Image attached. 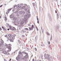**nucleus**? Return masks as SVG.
Segmentation results:
<instances>
[{
	"label": "nucleus",
	"mask_w": 61,
	"mask_h": 61,
	"mask_svg": "<svg viewBox=\"0 0 61 61\" xmlns=\"http://www.w3.org/2000/svg\"><path fill=\"white\" fill-rule=\"evenodd\" d=\"M17 30H18V28H17Z\"/></svg>",
	"instance_id": "63"
},
{
	"label": "nucleus",
	"mask_w": 61,
	"mask_h": 61,
	"mask_svg": "<svg viewBox=\"0 0 61 61\" xmlns=\"http://www.w3.org/2000/svg\"><path fill=\"white\" fill-rule=\"evenodd\" d=\"M6 20H7V18H6V17H5V21H6Z\"/></svg>",
	"instance_id": "31"
},
{
	"label": "nucleus",
	"mask_w": 61,
	"mask_h": 61,
	"mask_svg": "<svg viewBox=\"0 0 61 61\" xmlns=\"http://www.w3.org/2000/svg\"><path fill=\"white\" fill-rule=\"evenodd\" d=\"M41 10H42V7H41Z\"/></svg>",
	"instance_id": "59"
},
{
	"label": "nucleus",
	"mask_w": 61,
	"mask_h": 61,
	"mask_svg": "<svg viewBox=\"0 0 61 61\" xmlns=\"http://www.w3.org/2000/svg\"><path fill=\"white\" fill-rule=\"evenodd\" d=\"M3 6V5H2L0 6V7H1Z\"/></svg>",
	"instance_id": "49"
},
{
	"label": "nucleus",
	"mask_w": 61,
	"mask_h": 61,
	"mask_svg": "<svg viewBox=\"0 0 61 61\" xmlns=\"http://www.w3.org/2000/svg\"><path fill=\"white\" fill-rule=\"evenodd\" d=\"M22 12H23V14H25V12L24 11H22Z\"/></svg>",
	"instance_id": "42"
},
{
	"label": "nucleus",
	"mask_w": 61,
	"mask_h": 61,
	"mask_svg": "<svg viewBox=\"0 0 61 61\" xmlns=\"http://www.w3.org/2000/svg\"><path fill=\"white\" fill-rule=\"evenodd\" d=\"M19 13L21 15L23 13V11H20L19 12Z\"/></svg>",
	"instance_id": "12"
},
{
	"label": "nucleus",
	"mask_w": 61,
	"mask_h": 61,
	"mask_svg": "<svg viewBox=\"0 0 61 61\" xmlns=\"http://www.w3.org/2000/svg\"><path fill=\"white\" fill-rule=\"evenodd\" d=\"M37 21H39V20H38V17L37 16Z\"/></svg>",
	"instance_id": "34"
},
{
	"label": "nucleus",
	"mask_w": 61,
	"mask_h": 61,
	"mask_svg": "<svg viewBox=\"0 0 61 61\" xmlns=\"http://www.w3.org/2000/svg\"><path fill=\"white\" fill-rule=\"evenodd\" d=\"M34 25H32L31 27H29V28L30 30L29 31H30V30H33V28H34Z\"/></svg>",
	"instance_id": "5"
},
{
	"label": "nucleus",
	"mask_w": 61,
	"mask_h": 61,
	"mask_svg": "<svg viewBox=\"0 0 61 61\" xmlns=\"http://www.w3.org/2000/svg\"><path fill=\"white\" fill-rule=\"evenodd\" d=\"M32 4L34 6H36V4L35 5V4L34 3H33Z\"/></svg>",
	"instance_id": "11"
},
{
	"label": "nucleus",
	"mask_w": 61,
	"mask_h": 61,
	"mask_svg": "<svg viewBox=\"0 0 61 61\" xmlns=\"http://www.w3.org/2000/svg\"><path fill=\"white\" fill-rule=\"evenodd\" d=\"M13 40V37L12 36H11L10 37H9L8 38V40H7V41H8L9 40L10 42H12Z\"/></svg>",
	"instance_id": "2"
},
{
	"label": "nucleus",
	"mask_w": 61,
	"mask_h": 61,
	"mask_svg": "<svg viewBox=\"0 0 61 61\" xmlns=\"http://www.w3.org/2000/svg\"><path fill=\"white\" fill-rule=\"evenodd\" d=\"M2 28L3 29H4L5 28H4V27H2Z\"/></svg>",
	"instance_id": "44"
},
{
	"label": "nucleus",
	"mask_w": 61,
	"mask_h": 61,
	"mask_svg": "<svg viewBox=\"0 0 61 61\" xmlns=\"http://www.w3.org/2000/svg\"><path fill=\"white\" fill-rule=\"evenodd\" d=\"M11 10V9H9L8 10V11H10Z\"/></svg>",
	"instance_id": "37"
},
{
	"label": "nucleus",
	"mask_w": 61,
	"mask_h": 61,
	"mask_svg": "<svg viewBox=\"0 0 61 61\" xmlns=\"http://www.w3.org/2000/svg\"><path fill=\"white\" fill-rule=\"evenodd\" d=\"M25 23H27V20H26V19L25 20Z\"/></svg>",
	"instance_id": "25"
},
{
	"label": "nucleus",
	"mask_w": 61,
	"mask_h": 61,
	"mask_svg": "<svg viewBox=\"0 0 61 61\" xmlns=\"http://www.w3.org/2000/svg\"><path fill=\"white\" fill-rule=\"evenodd\" d=\"M24 17L25 19H26V15H25L24 16Z\"/></svg>",
	"instance_id": "22"
},
{
	"label": "nucleus",
	"mask_w": 61,
	"mask_h": 61,
	"mask_svg": "<svg viewBox=\"0 0 61 61\" xmlns=\"http://www.w3.org/2000/svg\"><path fill=\"white\" fill-rule=\"evenodd\" d=\"M55 12H56V13H57V11H56V10H55Z\"/></svg>",
	"instance_id": "55"
},
{
	"label": "nucleus",
	"mask_w": 61,
	"mask_h": 61,
	"mask_svg": "<svg viewBox=\"0 0 61 61\" xmlns=\"http://www.w3.org/2000/svg\"><path fill=\"white\" fill-rule=\"evenodd\" d=\"M7 30H8V31H9V29H7Z\"/></svg>",
	"instance_id": "57"
},
{
	"label": "nucleus",
	"mask_w": 61,
	"mask_h": 61,
	"mask_svg": "<svg viewBox=\"0 0 61 61\" xmlns=\"http://www.w3.org/2000/svg\"><path fill=\"white\" fill-rule=\"evenodd\" d=\"M23 5H24V4H21L20 5V7L22 6H23Z\"/></svg>",
	"instance_id": "23"
},
{
	"label": "nucleus",
	"mask_w": 61,
	"mask_h": 61,
	"mask_svg": "<svg viewBox=\"0 0 61 61\" xmlns=\"http://www.w3.org/2000/svg\"><path fill=\"white\" fill-rule=\"evenodd\" d=\"M16 6V5H14V8H15V7Z\"/></svg>",
	"instance_id": "46"
},
{
	"label": "nucleus",
	"mask_w": 61,
	"mask_h": 61,
	"mask_svg": "<svg viewBox=\"0 0 61 61\" xmlns=\"http://www.w3.org/2000/svg\"><path fill=\"white\" fill-rule=\"evenodd\" d=\"M2 30V29H1V27H0V30L1 31Z\"/></svg>",
	"instance_id": "52"
},
{
	"label": "nucleus",
	"mask_w": 61,
	"mask_h": 61,
	"mask_svg": "<svg viewBox=\"0 0 61 61\" xmlns=\"http://www.w3.org/2000/svg\"><path fill=\"white\" fill-rule=\"evenodd\" d=\"M16 15H17V16H19V14H17Z\"/></svg>",
	"instance_id": "33"
},
{
	"label": "nucleus",
	"mask_w": 61,
	"mask_h": 61,
	"mask_svg": "<svg viewBox=\"0 0 61 61\" xmlns=\"http://www.w3.org/2000/svg\"><path fill=\"white\" fill-rule=\"evenodd\" d=\"M24 29V30H28V29L27 28H25Z\"/></svg>",
	"instance_id": "19"
},
{
	"label": "nucleus",
	"mask_w": 61,
	"mask_h": 61,
	"mask_svg": "<svg viewBox=\"0 0 61 61\" xmlns=\"http://www.w3.org/2000/svg\"><path fill=\"white\" fill-rule=\"evenodd\" d=\"M23 53H24V52L23 51V52H19V53H20V55H22Z\"/></svg>",
	"instance_id": "14"
},
{
	"label": "nucleus",
	"mask_w": 61,
	"mask_h": 61,
	"mask_svg": "<svg viewBox=\"0 0 61 61\" xmlns=\"http://www.w3.org/2000/svg\"><path fill=\"white\" fill-rule=\"evenodd\" d=\"M24 21H22L20 22V24L21 25H22V24H24Z\"/></svg>",
	"instance_id": "13"
},
{
	"label": "nucleus",
	"mask_w": 61,
	"mask_h": 61,
	"mask_svg": "<svg viewBox=\"0 0 61 61\" xmlns=\"http://www.w3.org/2000/svg\"><path fill=\"white\" fill-rule=\"evenodd\" d=\"M24 5L25 6H25H27V4H24Z\"/></svg>",
	"instance_id": "30"
},
{
	"label": "nucleus",
	"mask_w": 61,
	"mask_h": 61,
	"mask_svg": "<svg viewBox=\"0 0 61 61\" xmlns=\"http://www.w3.org/2000/svg\"><path fill=\"white\" fill-rule=\"evenodd\" d=\"M24 53L25 54L26 56H28V53H27L26 52H24Z\"/></svg>",
	"instance_id": "24"
},
{
	"label": "nucleus",
	"mask_w": 61,
	"mask_h": 61,
	"mask_svg": "<svg viewBox=\"0 0 61 61\" xmlns=\"http://www.w3.org/2000/svg\"><path fill=\"white\" fill-rule=\"evenodd\" d=\"M12 34H9L8 35V36L9 37H10L11 36H12Z\"/></svg>",
	"instance_id": "20"
},
{
	"label": "nucleus",
	"mask_w": 61,
	"mask_h": 61,
	"mask_svg": "<svg viewBox=\"0 0 61 61\" xmlns=\"http://www.w3.org/2000/svg\"><path fill=\"white\" fill-rule=\"evenodd\" d=\"M4 61H6V59H4Z\"/></svg>",
	"instance_id": "51"
},
{
	"label": "nucleus",
	"mask_w": 61,
	"mask_h": 61,
	"mask_svg": "<svg viewBox=\"0 0 61 61\" xmlns=\"http://www.w3.org/2000/svg\"><path fill=\"white\" fill-rule=\"evenodd\" d=\"M17 11H19V8H17Z\"/></svg>",
	"instance_id": "35"
},
{
	"label": "nucleus",
	"mask_w": 61,
	"mask_h": 61,
	"mask_svg": "<svg viewBox=\"0 0 61 61\" xmlns=\"http://www.w3.org/2000/svg\"><path fill=\"white\" fill-rule=\"evenodd\" d=\"M47 56H50V55H49L48 54H47Z\"/></svg>",
	"instance_id": "36"
},
{
	"label": "nucleus",
	"mask_w": 61,
	"mask_h": 61,
	"mask_svg": "<svg viewBox=\"0 0 61 61\" xmlns=\"http://www.w3.org/2000/svg\"><path fill=\"white\" fill-rule=\"evenodd\" d=\"M3 30L4 32H6V30H7L5 28L3 29Z\"/></svg>",
	"instance_id": "16"
},
{
	"label": "nucleus",
	"mask_w": 61,
	"mask_h": 61,
	"mask_svg": "<svg viewBox=\"0 0 61 61\" xmlns=\"http://www.w3.org/2000/svg\"><path fill=\"white\" fill-rule=\"evenodd\" d=\"M8 13H9V11H7L6 13V14H8Z\"/></svg>",
	"instance_id": "38"
},
{
	"label": "nucleus",
	"mask_w": 61,
	"mask_h": 61,
	"mask_svg": "<svg viewBox=\"0 0 61 61\" xmlns=\"http://www.w3.org/2000/svg\"><path fill=\"white\" fill-rule=\"evenodd\" d=\"M24 61H27L26 60H25Z\"/></svg>",
	"instance_id": "64"
},
{
	"label": "nucleus",
	"mask_w": 61,
	"mask_h": 61,
	"mask_svg": "<svg viewBox=\"0 0 61 61\" xmlns=\"http://www.w3.org/2000/svg\"><path fill=\"white\" fill-rule=\"evenodd\" d=\"M37 23L38 24H39V20H38L37 21Z\"/></svg>",
	"instance_id": "50"
},
{
	"label": "nucleus",
	"mask_w": 61,
	"mask_h": 61,
	"mask_svg": "<svg viewBox=\"0 0 61 61\" xmlns=\"http://www.w3.org/2000/svg\"><path fill=\"white\" fill-rule=\"evenodd\" d=\"M36 29H37V31H38V30L37 29H38L37 28V27H36Z\"/></svg>",
	"instance_id": "54"
},
{
	"label": "nucleus",
	"mask_w": 61,
	"mask_h": 61,
	"mask_svg": "<svg viewBox=\"0 0 61 61\" xmlns=\"http://www.w3.org/2000/svg\"><path fill=\"white\" fill-rule=\"evenodd\" d=\"M24 57L25 58H26V59L27 58L28 59L29 58L28 57V55H25V56Z\"/></svg>",
	"instance_id": "8"
},
{
	"label": "nucleus",
	"mask_w": 61,
	"mask_h": 61,
	"mask_svg": "<svg viewBox=\"0 0 61 61\" xmlns=\"http://www.w3.org/2000/svg\"><path fill=\"white\" fill-rule=\"evenodd\" d=\"M3 44H4V41L2 40H1V41L0 43V47H3Z\"/></svg>",
	"instance_id": "4"
},
{
	"label": "nucleus",
	"mask_w": 61,
	"mask_h": 61,
	"mask_svg": "<svg viewBox=\"0 0 61 61\" xmlns=\"http://www.w3.org/2000/svg\"><path fill=\"white\" fill-rule=\"evenodd\" d=\"M26 8L25 9V10H26V11H27V10H28V9H27V8H25V6H23L22 7V9H23V8Z\"/></svg>",
	"instance_id": "9"
},
{
	"label": "nucleus",
	"mask_w": 61,
	"mask_h": 61,
	"mask_svg": "<svg viewBox=\"0 0 61 61\" xmlns=\"http://www.w3.org/2000/svg\"><path fill=\"white\" fill-rule=\"evenodd\" d=\"M16 60H18V58H17V57H16Z\"/></svg>",
	"instance_id": "45"
},
{
	"label": "nucleus",
	"mask_w": 61,
	"mask_h": 61,
	"mask_svg": "<svg viewBox=\"0 0 61 61\" xmlns=\"http://www.w3.org/2000/svg\"><path fill=\"white\" fill-rule=\"evenodd\" d=\"M35 50L36 51V50H37V49H35Z\"/></svg>",
	"instance_id": "62"
},
{
	"label": "nucleus",
	"mask_w": 61,
	"mask_h": 61,
	"mask_svg": "<svg viewBox=\"0 0 61 61\" xmlns=\"http://www.w3.org/2000/svg\"><path fill=\"white\" fill-rule=\"evenodd\" d=\"M16 19L17 20H19V18L18 17Z\"/></svg>",
	"instance_id": "41"
},
{
	"label": "nucleus",
	"mask_w": 61,
	"mask_h": 61,
	"mask_svg": "<svg viewBox=\"0 0 61 61\" xmlns=\"http://www.w3.org/2000/svg\"><path fill=\"white\" fill-rule=\"evenodd\" d=\"M18 42L19 43H20V41H18Z\"/></svg>",
	"instance_id": "47"
},
{
	"label": "nucleus",
	"mask_w": 61,
	"mask_h": 61,
	"mask_svg": "<svg viewBox=\"0 0 61 61\" xmlns=\"http://www.w3.org/2000/svg\"><path fill=\"white\" fill-rule=\"evenodd\" d=\"M6 55H10V54L8 53H6Z\"/></svg>",
	"instance_id": "27"
},
{
	"label": "nucleus",
	"mask_w": 61,
	"mask_h": 61,
	"mask_svg": "<svg viewBox=\"0 0 61 61\" xmlns=\"http://www.w3.org/2000/svg\"><path fill=\"white\" fill-rule=\"evenodd\" d=\"M48 43L49 44H50V41H49L48 42Z\"/></svg>",
	"instance_id": "48"
},
{
	"label": "nucleus",
	"mask_w": 61,
	"mask_h": 61,
	"mask_svg": "<svg viewBox=\"0 0 61 61\" xmlns=\"http://www.w3.org/2000/svg\"><path fill=\"white\" fill-rule=\"evenodd\" d=\"M2 53H3V54H6V52L5 51H3L2 52Z\"/></svg>",
	"instance_id": "10"
},
{
	"label": "nucleus",
	"mask_w": 61,
	"mask_h": 61,
	"mask_svg": "<svg viewBox=\"0 0 61 61\" xmlns=\"http://www.w3.org/2000/svg\"><path fill=\"white\" fill-rule=\"evenodd\" d=\"M23 36H24V35H22V37H23Z\"/></svg>",
	"instance_id": "58"
},
{
	"label": "nucleus",
	"mask_w": 61,
	"mask_h": 61,
	"mask_svg": "<svg viewBox=\"0 0 61 61\" xmlns=\"http://www.w3.org/2000/svg\"><path fill=\"white\" fill-rule=\"evenodd\" d=\"M5 46H6V47H7V48H8V45L6 44H5Z\"/></svg>",
	"instance_id": "15"
},
{
	"label": "nucleus",
	"mask_w": 61,
	"mask_h": 61,
	"mask_svg": "<svg viewBox=\"0 0 61 61\" xmlns=\"http://www.w3.org/2000/svg\"><path fill=\"white\" fill-rule=\"evenodd\" d=\"M47 34L48 36H50V34L48 32H47Z\"/></svg>",
	"instance_id": "26"
},
{
	"label": "nucleus",
	"mask_w": 61,
	"mask_h": 61,
	"mask_svg": "<svg viewBox=\"0 0 61 61\" xmlns=\"http://www.w3.org/2000/svg\"><path fill=\"white\" fill-rule=\"evenodd\" d=\"M11 59H10L9 61H11Z\"/></svg>",
	"instance_id": "56"
},
{
	"label": "nucleus",
	"mask_w": 61,
	"mask_h": 61,
	"mask_svg": "<svg viewBox=\"0 0 61 61\" xmlns=\"http://www.w3.org/2000/svg\"><path fill=\"white\" fill-rule=\"evenodd\" d=\"M14 13L15 14H18V11H16Z\"/></svg>",
	"instance_id": "18"
},
{
	"label": "nucleus",
	"mask_w": 61,
	"mask_h": 61,
	"mask_svg": "<svg viewBox=\"0 0 61 61\" xmlns=\"http://www.w3.org/2000/svg\"><path fill=\"white\" fill-rule=\"evenodd\" d=\"M34 60H35L34 59H33L32 60V61H34Z\"/></svg>",
	"instance_id": "53"
},
{
	"label": "nucleus",
	"mask_w": 61,
	"mask_h": 61,
	"mask_svg": "<svg viewBox=\"0 0 61 61\" xmlns=\"http://www.w3.org/2000/svg\"><path fill=\"white\" fill-rule=\"evenodd\" d=\"M44 57L45 58V59H47L49 61L50 60V58L49 57L46 56H44Z\"/></svg>",
	"instance_id": "6"
},
{
	"label": "nucleus",
	"mask_w": 61,
	"mask_h": 61,
	"mask_svg": "<svg viewBox=\"0 0 61 61\" xmlns=\"http://www.w3.org/2000/svg\"><path fill=\"white\" fill-rule=\"evenodd\" d=\"M9 46L8 47V48H7L5 49L6 51L8 53L9 51L10 52L11 50V45L10 44H9Z\"/></svg>",
	"instance_id": "1"
},
{
	"label": "nucleus",
	"mask_w": 61,
	"mask_h": 61,
	"mask_svg": "<svg viewBox=\"0 0 61 61\" xmlns=\"http://www.w3.org/2000/svg\"><path fill=\"white\" fill-rule=\"evenodd\" d=\"M14 17V15L13 14H12L10 16V18H13Z\"/></svg>",
	"instance_id": "7"
},
{
	"label": "nucleus",
	"mask_w": 61,
	"mask_h": 61,
	"mask_svg": "<svg viewBox=\"0 0 61 61\" xmlns=\"http://www.w3.org/2000/svg\"><path fill=\"white\" fill-rule=\"evenodd\" d=\"M31 23H30L29 24V26H30L31 25Z\"/></svg>",
	"instance_id": "40"
},
{
	"label": "nucleus",
	"mask_w": 61,
	"mask_h": 61,
	"mask_svg": "<svg viewBox=\"0 0 61 61\" xmlns=\"http://www.w3.org/2000/svg\"><path fill=\"white\" fill-rule=\"evenodd\" d=\"M27 7L29 9L28 10H29V9H30V6L29 5V7H28V6H27Z\"/></svg>",
	"instance_id": "32"
},
{
	"label": "nucleus",
	"mask_w": 61,
	"mask_h": 61,
	"mask_svg": "<svg viewBox=\"0 0 61 61\" xmlns=\"http://www.w3.org/2000/svg\"><path fill=\"white\" fill-rule=\"evenodd\" d=\"M52 36H51V38H52Z\"/></svg>",
	"instance_id": "61"
},
{
	"label": "nucleus",
	"mask_w": 61,
	"mask_h": 61,
	"mask_svg": "<svg viewBox=\"0 0 61 61\" xmlns=\"http://www.w3.org/2000/svg\"><path fill=\"white\" fill-rule=\"evenodd\" d=\"M21 32H23V33H25V32H26L25 30H22L21 31Z\"/></svg>",
	"instance_id": "28"
},
{
	"label": "nucleus",
	"mask_w": 61,
	"mask_h": 61,
	"mask_svg": "<svg viewBox=\"0 0 61 61\" xmlns=\"http://www.w3.org/2000/svg\"><path fill=\"white\" fill-rule=\"evenodd\" d=\"M58 18H59V17L58 16V14H57V19H58Z\"/></svg>",
	"instance_id": "17"
},
{
	"label": "nucleus",
	"mask_w": 61,
	"mask_h": 61,
	"mask_svg": "<svg viewBox=\"0 0 61 61\" xmlns=\"http://www.w3.org/2000/svg\"><path fill=\"white\" fill-rule=\"evenodd\" d=\"M9 28L10 30L13 31V30H15L16 29L15 28V27H12V26H9Z\"/></svg>",
	"instance_id": "3"
},
{
	"label": "nucleus",
	"mask_w": 61,
	"mask_h": 61,
	"mask_svg": "<svg viewBox=\"0 0 61 61\" xmlns=\"http://www.w3.org/2000/svg\"><path fill=\"white\" fill-rule=\"evenodd\" d=\"M5 37H7V35H5Z\"/></svg>",
	"instance_id": "43"
},
{
	"label": "nucleus",
	"mask_w": 61,
	"mask_h": 61,
	"mask_svg": "<svg viewBox=\"0 0 61 61\" xmlns=\"http://www.w3.org/2000/svg\"><path fill=\"white\" fill-rule=\"evenodd\" d=\"M1 48H0V51H2V50H1Z\"/></svg>",
	"instance_id": "60"
},
{
	"label": "nucleus",
	"mask_w": 61,
	"mask_h": 61,
	"mask_svg": "<svg viewBox=\"0 0 61 61\" xmlns=\"http://www.w3.org/2000/svg\"><path fill=\"white\" fill-rule=\"evenodd\" d=\"M15 34H14L13 35V38H14V39H15Z\"/></svg>",
	"instance_id": "21"
},
{
	"label": "nucleus",
	"mask_w": 61,
	"mask_h": 61,
	"mask_svg": "<svg viewBox=\"0 0 61 61\" xmlns=\"http://www.w3.org/2000/svg\"><path fill=\"white\" fill-rule=\"evenodd\" d=\"M19 4H18V5H16V6L17 7H19Z\"/></svg>",
	"instance_id": "29"
},
{
	"label": "nucleus",
	"mask_w": 61,
	"mask_h": 61,
	"mask_svg": "<svg viewBox=\"0 0 61 61\" xmlns=\"http://www.w3.org/2000/svg\"><path fill=\"white\" fill-rule=\"evenodd\" d=\"M6 25H6L7 27H8V26H9V25H8V24H7Z\"/></svg>",
	"instance_id": "39"
}]
</instances>
